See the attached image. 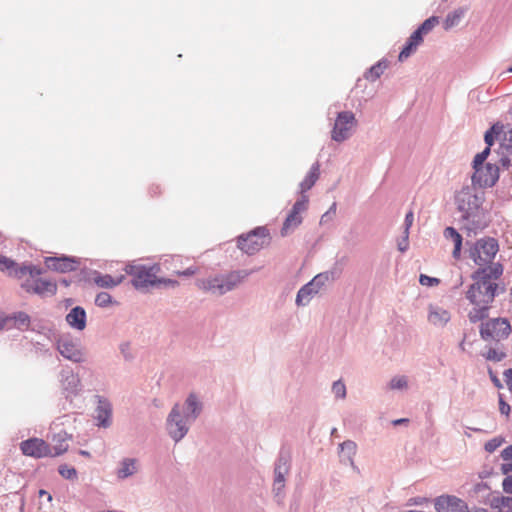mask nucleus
Returning a JSON list of instances; mask_svg holds the SVG:
<instances>
[{
	"instance_id": "f257e3e1",
	"label": "nucleus",
	"mask_w": 512,
	"mask_h": 512,
	"mask_svg": "<svg viewBox=\"0 0 512 512\" xmlns=\"http://www.w3.org/2000/svg\"><path fill=\"white\" fill-rule=\"evenodd\" d=\"M473 283L465 293L473 306L468 312L470 322L476 323L488 317V311L495 298L497 284L490 280L486 269H478L471 276Z\"/></svg>"
},
{
	"instance_id": "f03ea898",
	"label": "nucleus",
	"mask_w": 512,
	"mask_h": 512,
	"mask_svg": "<svg viewBox=\"0 0 512 512\" xmlns=\"http://www.w3.org/2000/svg\"><path fill=\"white\" fill-rule=\"evenodd\" d=\"M185 404L187 410L185 415L181 414L180 406L176 404L167 419L168 433L176 442L187 434L189 430L188 424L197 418L201 410V406L193 394L188 396Z\"/></svg>"
},
{
	"instance_id": "7ed1b4c3",
	"label": "nucleus",
	"mask_w": 512,
	"mask_h": 512,
	"mask_svg": "<svg viewBox=\"0 0 512 512\" xmlns=\"http://www.w3.org/2000/svg\"><path fill=\"white\" fill-rule=\"evenodd\" d=\"M487 147L491 150L494 140L499 141V147L496 150L498 159L496 162L501 163L504 167L512 165V128L505 127L503 124L496 123L484 136Z\"/></svg>"
},
{
	"instance_id": "20e7f679",
	"label": "nucleus",
	"mask_w": 512,
	"mask_h": 512,
	"mask_svg": "<svg viewBox=\"0 0 512 512\" xmlns=\"http://www.w3.org/2000/svg\"><path fill=\"white\" fill-rule=\"evenodd\" d=\"M39 274L40 271L34 267L23 266L15 270V277L17 278L28 275V278L21 284L28 293H34L42 297L55 295L57 291L56 283L39 278Z\"/></svg>"
},
{
	"instance_id": "39448f33",
	"label": "nucleus",
	"mask_w": 512,
	"mask_h": 512,
	"mask_svg": "<svg viewBox=\"0 0 512 512\" xmlns=\"http://www.w3.org/2000/svg\"><path fill=\"white\" fill-rule=\"evenodd\" d=\"M125 271L132 277V284L136 289H145L160 284H177L174 280L157 277V273L160 271L159 265L150 267L144 265H130L126 267Z\"/></svg>"
},
{
	"instance_id": "423d86ee",
	"label": "nucleus",
	"mask_w": 512,
	"mask_h": 512,
	"mask_svg": "<svg viewBox=\"0 0 512 512\" xmlns=\"http://www.w3.org/2000/svg\"><path fill=\"white\" fill-rule=\"evenodd\" d=\"M490 154L489 147H486L481 153H478L473 160L474 173L472 181L475 184L483 187L493 186L499 178V168L495 163L487 162V157Z\"/></svg>"
},
{
	"instance_id": "0eeeda50",
	"label": "nucleus",
	"mask_w": 512,
	"mask_h": 512,
	"mask_svg": "<svg viewBox=\"0 0 512 512\" xmlns=\"http://www.w3.org/2000/svg\"><path fill=\"white\" fill-rule=\"evenodd\" d=\"M248 275L246 271H234L225 276L201 280L198 282V287L204 291L222 295L241 284Z\"/></svg>"
},
{
	"instance_id": "6e6552de",
	"label": "nucleus",
	"mask_w": 512,
	"mask_h": 512,
	"mask_svg": "<svg viewBox=\"0 0 512 512\" xmlns=\"http://www.w3.org/2000/svg\"><path fill=\"white\" fill-rule=\"evenodd\" d=\"M270 235L265 227H257L238 237L237 246L246 254L253 255L270 243Z\"/></svg>"
},
{
	"instance_id": "1a4fd4ad",
	"label": "nucleus",
	"mask_w": 512,
	"mask_h": 512,
	"mask_svg": "<svg viewBox=\"0 0 512 512\" xmlns=\"http://www.w3.org/2000/svg\"><path fill=\"white\" fill-rule=\"evenodd\" d=\"M498 243L494 238H481L469 247V257L478 266L490 264L498 252Z\"/></svg>"
},
{
	"instance_id": "9d476101",
	"label": "nucleus",
	"mask_w": 512,
	"mask_h": 512,
	"mask_svg": "<svg viewBox=\"0 0 512 512\" xmlns=\"http://www.w3.org/2000/svg\"><path fill=\"white\" fill-rule=\"evenodd\" d=\"M457 209L463 214L464 219L474 216L482 204V198L479 197L473 188L464 187L455 196Z\"/></svg>"
},
{
	"instance_id": "9b49d317",
	"label": "nucleus",
	"mask_w": 512,
	"mask_h": 512,
	"mask_svg": "<svg viewBox=\"0 0 512 512\" xmlns=\"http://www.w3.org/2000/svg\"><path fill=\"white\" fill-rule=\"evenodd\" d=\"M511 333V326L504 318H495L483 323L480 328L481 337L486 341H500Z\"/></svg>"
},
{
	"instance_id": "f8f14e48",
	"label": "nucleus",
	"mask_w": 512,
	"mask_h": 512,
	"mask_svg": "<svg viewBox=\"0 0 512 512\" xmlns=\"http://www.w3.org/2000/svg\"><path fill=\"white\" fill-rule=\"evenodd\" d=\"M355 125L356 119L352 112L345 111L339 113L332 130V139L337 142L344 141L350 136L351 130Z\"/></svg>"
},
{
	"instance_id": "ddd939ff",
	"label": "nucleus",
	"mask_w": 512,
	"mask_h": 512,
	"mask_svg": "<svg viewBox=\"0 0 512 512\" xmlns=\"http://www.w3.org/2000/svg\"><path fill=\"white\" fill-rule=\"evenodd\" d=\"M22 453L34 458L50 457V445L40 438H31L20 444Z\"/></svg>"
},
{
	"instance_id": "4468645a",
	"label": "nucleus",
	"mask_w": 512,
	"mask_h": 512,
	"mask_svg": "<svg viewBox=\"0 0 512 512\" xmlns=\"http://www.w3.org/2000/svg\"><path fill=\"white\" fill-rule=\"evenodd\" d=\"M58 350L62 356L74 361L80 362L83 359V353L76 343L68 339H61L58 341Z\"/></svg>"
},
{
	"instance_id": "2eb2a0df",
	"label": "nucleus",
	"mask_w": 512,
	"mask_h": 512,
	"mask_svg": "<svg viewBox=\"0 0 512 512\" xmlns=\"http://www.w3.org/2000/svg\"><path fill=\"white\" fill-rule=\"evenodd\" d=\"M45 263L49 269L62 273L75 270L77 265L75 260L68 257H49Z\"/></svg>"
},
{
	"instance_id": "dca6fc26",
	"label": "nucleus",
	"mask_w": 512,
	"mask_h": 512,
	"mask_svg": "<svg viewBox=\"0 0 512 512\" xmlns=\"http://www.w3.org/2000/svg\"><path fill=\"white\" fill-rule=\"evenodd\" d=\"M71 436L66 432H60L54 435L52 439L53 445H50V457H57L64 454L69 448V440Z\"/></svg>"
},
{
	"instance_id": "f3484780",
	"label": "nucleus",
	"mask_w": 512,
	"mask_h": 512,
	"mask_svg": "<svg viewBox=\"0 0 512 512\" xmlns=\"http://www.w3.org/2000/svg\"><path fill=\"white\" fill-rule=\"evenodd\" d=\"M112 408L111 404L102 398L98 400V406L96 409V419L98 426L109 427L111 424Z\"/></svg>"
},
{
	"instance_id": "a211bd4d",
	"label": "nucleus",
	"mask_w": 512,
	"mask_h": 512,
	"mask_svg": "<svg viewBox=\"0 0 512 512\" xmlns=\"http://www.w3.org/2000/svg\"><path fill=\"white\" fill-rule=\"evenodd\" d=\"M7 329L27 330L30 326V317L25 312L7 315Z\"/></svg>"
},
{
	"instance_id": "6ab92c4d",
	"label": "nucleus",
	"mask_w": 512,
	"mask_h": 512,
	"mask_svg": "<svg viewBox=\"0 0 512 512\" xmlns=\"http://www.w3.org/2000/svg\"><path fill=\"white\" fill-rule=\"evenodd\" d=\"M444 237L447 241L452 242L453 251L452 255L454 259L459 260L461 258V250H462V236L453 228L447 227L444 230Z\"/></svg>"
},
{
	"instance_id": "aec40b11",
	"label": "nucleus",
	"mask_w": 512,
	"mask_h": 512,
	"mask_svg": "<svg viewBox=\"0 0 512 512\" xmlns=\"http://www.w3.org/2000/svg\"><path fill=\"white\" fill-rule=\"evenodd\" d=\"M67 323L78 330H83L86 326V313L83 308L75 307L66 316Z\"/></svg>"
},
{
	"instance_id": "412c9836",
	"label": "nucleus",
	"mask_w": 512,
	"mask_h": 512,
	"mask_svg": "<svg viewBox=\"0 0 512 512\" xmlns=\"http://www.w3.org/2000/svg\"><path fill=\"white\" fill-rule=\"evenodd\" d=\"M125 276L123 274L117 275L115 277L109 274H100L95 273L93 277V282L102 288H113L119 284H121L124 280Z\"/></svg>"
},
{
	"instance_id": "4be33fe9",
	"label": "nucleus",
	"mask_w": 512,
	"mask_h": 512,
	"mask_svg": "<svg viewBox=\"0 0 512 512\" xmlns=\"http://www.w3.org/2000/svg\"><path fill=\"white\" fill-rule=\"evenodd\" d=\"M450 313L441 307L435 306L430 308L428 320L435 326H444L450 320Z\"/></svg>"
},
{
	"instance_id": "5701e85b",
	"label": "nucleus",
	"mask_w": 512,
	"mask_h": 512,
	"mask_svg": "<svg viewBox=\"0 0 512 512\" xmlns=\"http://www.w3.org/2000/svg\"><path fill=\"white\" fill-rule=\"evenodd\" d=\"M320 175V165L319 163H315L311 166L308 174L305 179L300 183V191L301 194H305L308 190H310L316 181L318 180Z\"/></svg>"
},
{
	"instance_id": "b1692460",
	"label": "nucleus",
	"mask_w": 512,
	"mask_h": 512,
	"mask_svg": "<svg viewBox=\"0 0 512 512\" xmlns=\"http://www.w3.org/2000/svg\"><path fill=\"white\" fill-rule=\"evenodd\" d=\"M423 42V38L419 37L418 34L414 32L409 37L406 45L403 47L401 52L399 53L398 59L399 61L406 60L411 54H413L417 47Z\"/></svg>"
},
{
	"instance_id": "393cba45",
	"label": "nucleus",
	"mask_w": 512,
	"mask_h": 512,
	"mask_svg": "<svg viewBox=\"0 0 512 512\" xmlns=\"http://www.w3.org/2000/svg\"><path fill=\"white\" fill-rule=\"evenodd\" d=\"M319 291L311 285V283L309 282L308 284H306L305 286H303L299 291H298V294H297V298H296V302L298 305H305L307 304L312 295L314 294H317Z\"/></svg>"
},
{
	"instance_id": "a878e982",
	"label": "nucleus",
	"mask_w": 512,
	"mask_h": 512,
	"mask_svg": "<svg viewBox=\"0 0 512 512\" xmlns=\"http://www.w3.org/2000/svg\"><path fill=\"white\" fill-rule=\"evenodd\" d=\"M387 68L388 62L386 60H380L365 73V78L369 81H376Z\"/></svg>"
},
{
	"instance_id": "bb28decb",
	"label": "nucleus",
	"mask_w": 512,
	"mask_h": 512,
	"mask_svg": "<svg viewBox=\"0 0 512 512\" xmlns=\"http://www.w3.org/2000/svg\"><path fill=\"white\" fill-rule=\"evenodd\" d=\"M465 9L458 8L455 11L449 13L443 23V27L445 30H449L453 28L454 26H457L461 19L464 17Z\"/></svg>"
},
{
	"instance_id": "cd10ccee",
	"label": "nucleus",
	"mask_w": 512,
	"mask_h": 512,
	"mask_svg": "<svg viewBox=\"0 0 512 512\" xmlns=\"http://www.w3.org/2000/svg\"><path fill=\"white\" fill-rule=\"evenodd\" d=\"M137 471V465L135 459H124L121 463L117 475L119 478L124 479L133 475Z\"/></svg>"
},
{
	"instance_id": "c85d7f7f",
	"label": "nucleus",
	"mask_w": 512,
	"mask_h": 512,
	"mask_svg": "<svg viewBox=\"0 0 512 512\" xmlns=\"http://www.w3.org/2000/svg\"><path fill=\"white\" fill-rule=\"evenodd\" d=\"M439 23V18L436 16H432L426 19L421 26L414 31L415 34H418L419 37L423 38V35L429 33L437 24Z\"/></svg>"
},
{
	"instance_id": "c756f323",
	"label": "nucleus",
	"mask_w": 512,
	"mask_h": 512,
	"mask_svg": "<svg viewBox=\"0 0 512 512\" xmlns=\"http://www.w3.org/2000/svg\"><path fill=\"white\" fill-rule=\"evenodd\" d=\"M341 452L346 456L347 460L353 465V457L356 454L357 445L353 441H345L340 444Z\"/></svg>"
},
{
	"instance_id": "7c9ffc66",
	"label": "nucleus",
	"mask_w": 512,
	"mask_h": 512,
	"mask_svg": "<svg viewBox=\"0 0 512 512\" xmlns=\"http://www.w3.org/2000/svg\"><path fill=\"white\" fill-rule=\"evenodd\" d=\"M288 470L289 465L287 460H284L283 462V471H280V469H275L274 487L276 490H280L284 487L285 475L288 473Z\"/></svg>"
},
{
	"instance_id": "2f4dec72",
	"label": "nucleus",
	"mask_w": 512,
	"mask_h": 512,
	"mask_svg": "<svg viewBox=\"0 0 512 512\" xmlns=\"http://www.w3.org/2000/svg\"><path fill=\"white\" fill-rule=\"evenodd\" d=\"M301 222H302L301 214L290 211V213L288 214V216L283 224L282 230L287 231L291 228H295L298 225H300Z\"/></svg>"
},
{
	"instance_id": "473e14b6",
	"label": "nucleus",
	"mask_w": 512,
	"mask_h": 512,
	"mask_svg": "<svg viewBox=\"0 0 512 512\" xmlns=\"http://www.w3.org/2000/svg\"><path fill=\"white\" fill-rule=\"evenodd\" d=\"M21 267H17L16 263L0 254V269L2 271H7L10 276L15 277V270L20 269Z\"/></svg>"
},
{
	"instance_id": "72a5a7b5",
	"label": "nucleus",
	"mask_w": 512,
	"mask_h": 512,
	"mask_svg": "<svg viewBox=\"0 0 512 512\" xmlns=\"http://www.w3.org/2000/svg\"><path fill=\"white\" fill-rule=\"evenodd\" d=\"M308 202H309L308 196L305 194H301V199H299L298 201L295 202L291 211L298 213V214L305 212L308 208Z\"/></svg>"
},
{
	"instance_id": "f704fd0d",
	"label": "nucleus",
	"mask_w": 512,
	"mask_h": 512,
	"mask_svg": "<svg viewBox=\"0 0 512 512\" xmlns=\"http://www.w3.org/2000/svg\"><path fill=\"white\" fill-rule=\"evenodd\" d=\"M58 471L59 474L65 479L73 480L77 478L76 469L73 467H69L66 464L60 465Z\"/></svg>"
},
{
	"instance_id": "c9c22d12",
	"label": "nucleus",
	"mask_w": 512,
	"mask_h": 512,
	"mask_svg": "<svg viewBox=\"0 0 512 512\" xmlns=\"http://www.w3.org/2000/svg\"><path fill=\"white\" fill-rule=\"evenodd\" d=\"M329 280L328 273H320L316 275L311 281V285L314 286L318 291L325 285V283Z\"/></svg>"
},
{
	"instance_id": "e433bc0d",
	"label": "nucleus",
	"mask_w": 512,
	"mask_h": 512,
	"mask_svg": "<svg viewBox=\"0 0 512 512\" xmlns=\"http://www.w3.org/2000/svg\"><path fill=\"white\" fill-rule=\"evenodd\" d=\"M95 303L99 307H107L110 304H112V297L107 292H101V293L97 294V296L95 298Z\"/></svg>"
},
{
	"instance_id": "4c0bfd02",
	"label": "nucleus",
	"mask_w": 512,
	"mask_h": 512,
	"mask_svg": "<svg viewBox=\"0 0 512 512\" xmlns=\"http://www.w3.org/2000/svg\"><path fill=\"white\" fill-rule=\"evenodd\" d=\"M483 356L487 360L501 361L505 357V353L494 348H489L487 352L483 354Z\"/></svg>"
},
{
	"instance_id": "58836bf2",
	"label": "nucleus",
	"mask_w": 512,
	"mask_h": 512,
	"mask_svg": "<svg viewBox=\"0 0 512 512\" xmlns=\"http://www.w3.org/2000/svg\"><path fill=\"white\" fill-rule=\"evenodd\" d=\"M332 391L337 398L344 399L346 396V387L340 380L333 383Z\"/></svg>"
},
{
	"instance_id": "ea45409f",
	"label": "nucleus",
	"mask_w": 512,
	"mask_h": 512,
	"mask_svg": "<svg viewBox=\"0 0 512 512\" xmlns=\"http://www.w3.org/2000/svg\"><path fill=\"white\" fill-rule=\"evenodd\" d=\"M504 443V439L501 437H495L485 444V450L489 453L494 452L497 448H499Z\"/></svg>"
},
{
	"instance_id": "a19ab883",
	"label": "nucleus",
	"mask_w": 512,
	"mask_h": 512,
	"mask_svg": "<svg viewBox=\"0 0 512 512\" xmlns=\"http://www.w3.org/2000/svg\"><path fill=\"white\" fill-rule=\"evenodd\" d=\"M390 389H403L407 387V379L405 376L394 377L389 383Z\"/></svg>"
},
{
	"instance_id": "79ce46f5",
	"label": "nucleus",
	"mask_w": 512,
	"mask_h": 512,
	"mask_svg": "<svg viewBox=\"0 0 512 512\" xmlns=\"http://www.w3.org/2000/svg\"><path fill=\"white\" fill-rule=\"evenodd\" d=\"M485 269L487 270V275H489L490 280L493 282H495V280H497L503 272L502 267L500 265L489 266L488 268Z\"/></svg>"
},
{
	"instance_id": "37998d69",
	"label": "nucleus",
	"mask_w": 512,
	"mask_h": 512,
	"mask_svg": "<svg viewBox=\"0 0 512 512\" xmlns=\"http://www.w3.org/2000/svg\"><path fill=\"white\" fill-rule=\"evenodd\" d=\"M496 507L501 508L503 512H512V497H502Z\"/></svg>"
},
{
	"instance_id": "c03bdc74",
	"label": "nucleus",
	"mask_w": 512,
	"mask_h": 512,
	"mask_svg": "<svg viewBox=\"0 0 512 512\" xmlns=\"http://www.w3.org/2000/svg\"><path fill=\"white\" fill-rule=\"evenodd\" d=\"M419 282L423 286H436L440 283V280L438 278H433L424 274L420 275Z\"/></svg>"
},
{
	"instance_id": "a18cd8bd",
	"label": "nucleus",
	"mask_w": 512,
	"mask_h": 512,
	"mask_svg": "<svg viewBox=\"0 0 512 512\" xmlns=\"http://www.w3.org/2000/svg\"><path fill=\"white\" fill-rule=\"evenodd\" d=\"M65 381H68V385L65 386V389L68 390L70 389L72 392H74L79 384V379L71 374L70 376H67L66 377V380Z\"/></svg>"
},
{
	"instance_id": "49530a36",
	"label": "nucleus",
	"mask_w": 512,
	"mask_h": 512,
	"mask_svg": "<svg viewBox=\"0 0 512 512\" xmlns=\"http://www.w3.org/2000/svg\"><path fill=\"white\" fill-rule=\"evenodd\" d=\"M413 221H414V215H413V212L412 211H409L406 216H405V230H404V234H409V229L410 227L412 226L413 224Z\"/></svg>"
},
{
	"instance_id": "de8ad7c7",
	"label": "nucleus",
	"mask_w": 512,
	"mask_h": 512,
	"mask_svg": "<svg viewBox=\"0 0 512 512\" xmlns=\"http://www.w3.org/2000/svg\"><path fill=\"white\" fill-rule=\"evenodd\" d=\"M409 234H404L403 239L398 242V249L401 252H405L409 246Z\"/></svg>"
},
{
	"instance_id": "09e8293b",
	"label": "nucleus",
	"mask_w": 512,
	"mask_h": 512,
	"mask_svg": "<svg viewBox=\"0 0 512 512\" xmlns=\"http://www.w3.org/2000/svg\"><path fill=\"white\" fill-rule=\"evenodd\" d=\"M503 489L506 493L512 494V476H507L503 480Z\"/></svg>"
},
{
	"instance_id": "8fccbe9b",
	"label": "nucleus",
	"mask_w": 512,
	"mask_h": 512,
	"mask_svg": "<svg viewBox=\"0 0 512 512\" xmlns=\"http://www.w3.org/2000/svg\"><path fill=\"white\" fill-rule=\"evenodd\" d=\"M499 410L506 416H508L510 412V406L502 399V397L499 399Z\"/></svg>"
},
{
	"instance_id": "3c124183",
	"label": "nucleus",
	"mask_w": 512,
	"mask_h": 512,
	"mask_svg": "<svg viewBox=\"0 0 512 512\" xmlns=\"http://www.w3.org/2000/svg\"><path fill=\"white\" fill-rule=\"evenodd\" d=\"M501 457L503 458V460L505 461H508V460H512V445L506 447L502 452H501Z\"/></svg>"
},
{
	"instance_id": "603ef678",
	"label": "nucleus",
	"mask_w": 512,
	"mask_h": 512,
	"mask_svg": "<svg viewBox=\"0 0 512 512\" xmlns=\"http://www.w3.org/2000/svg\"><path fill=\"white\" fill-rule=\"evenodd\" d=\"M506 378V384L510 391H512V369H508L504 373Z\"/></svg>"
},
{
	"instance_id": "864d4df0",
	"label": "nucleus",
	"mask_w": 512,
	"mask_h": 512,
	"mask_svg": "<svg viewBox=\"0 0 512 512\" xmlns=\"http://www.w3.org/2000/svg\"><path fill=\"white\" fill-rule=\"evenodd\" d=\"M7 315L3 312H0V330L7 329Z\"/></svg>"
},
{
	"instance_id": "5fc2aeb1",
	"label": "nucleus",
	"mask_w": 512,
	"mask_h": 512,
	"mask_svg": "<svg viewBox=\"0 0 512 512\" xmlns=\"http://www.w3.org/2000/svg\"><path fill=\"white\" fill-rule=\"evenodd\" d=\"M489 373H490V376H491V380L493 381L495 386L498 387V388H501L502 384H501L500 380L497 378V376L494 375L491 370L489 371Z\"/></svg>"
},
{
	"instance_id": "6e6d98bb",
	"label": "nucleus",
	"mask_w": 512,
	"mask_h": 512,
	"mask_svg": "<svg viewBox=\"0 0 512 512\" xmlns=\"http://www.w3.org/2000/svg\"><path fill=\"white\" fill-rule=\"evenodd\" d=\"M195 273H196V269H193V268H188L185 271L178 272L179 275H183V276H191Z\"/></svg>"
},
{
	"instance_id": "4d7b16f0",
	"label": "nucleus",
	"mask_w": 512,
	"mask_h": 512,
	"mask_svg": "<svg viewBox=\"0 0 512 512\" xmlns=\"http://www.w3.org/2000/svg\"><path fill=\"white\" fill-rule=\"evenodd\" d=\"M411 501H413V504H415V505H422L423 503L428 502V499L418 497V498L411 499Z\"/></svg>"
},
{
	"instance_id": "13d9d810",
	"label": "nucleus",
	"mask_w": 512,
	"mask_h": 512,
	"mask_svg": "<svg viewBox=\"0 0 512 512\" xmlns=\"http://www.w3.org/2000/svg\"><path fill=\"white\" fill-rule=\"evenodd\" d=\"M502 471H503L505 474H508V473L512 472V463L503 464V465H502Z\"/></svg>"
},
{
	"instance_id": "bf43d9fd",
	"label": "nucleus",
	"mask_w": 512,
	"mask_h": 512,
	"mask_svg": "<svg viewBox=\"0 0 512 512\" xmlns=\"http://www.w3.org/2000/svg\"><path fill=\"white\" fill-rule=\"evenodd\" d=\"M45 495H47V497H48V500H49V501H51V500H52V496H51L47 491H45V490L41 489V490L39 491V496H45Z\"/></svg>"
},
{
	"instance_id": "052dcab7",
	"label": "nucleus",
	"mask_w": 512,
	"mask_h": 512,
	"mask_svg": "<svg viewBox=\"0 0 512 512\" xmlns=\"http://www.w3.org/2000/svg\"><path fill=\"white\" fill-rule=\"evenodd\" d=\"M283 462V459H280L275 469H280V471H283Z\"/></svg>"
},
{
	"instance_id": "680f3d73",
	"label": "nucleus",
	"mask_w": 512,
	"mask_h": 512,
	"mask_svg": "<svg viewBox=\"0 0 512 512\" xmlns=\"http://www.w3.org/2000/svg\"><path fill=\"white\" fill-rule=\"evenodd\" d=\"M406 421H407V419H398V420H395V421H394V424H395V425H398V424L403 423V422H406Z\"/></svg>"
},
{
	"instance_id": "e2e57ef3",
	"label": "nucleus",
	"mask_w": 512,
	"mask_h": 512,
	"mask_svg": "<svg viewBox=\"0 0 512 512\" xmlns=\"http://www.w3.org/2000/svg\"><path fill=\"white\" fill-rule=\"evenodd\" d=\"M80 454L83 455V456H86V457L90 456L89 452L84 451V450H81Z\"/></svg>"
},
{
	"instance_id": "0e129e2a",
	"label": "nucleus",
	"mask_w": 512,
	"mask_h": 512,
	"mask_svg": "<svg viewBox=\"0 0 512 512\" xmlns=\"http://www.w3.org/2000/svg\"><path fill=\"white\" fill-rule=\"evenodd\" d=\"M509 72H512V66L508 69Z\"/></svg>"
}]
</instances>
